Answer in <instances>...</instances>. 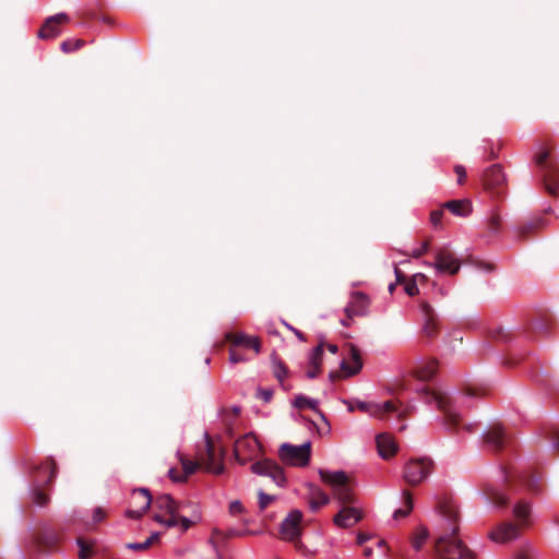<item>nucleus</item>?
I'll return each instance as SVG.
<instances>
[{
	"label": "nucleus",
	"mask_w": 559,
	"mask_h": 559,
	"mask_svg": "<svg viewBox=\"0 0 559 559\" xmlns=\"http://www.w3.org/2000/svg\"><path fill=\"white\" fill-rule=\"evenodd\" d=\"M440 513L449 522L445 534L435 544V551L440 559H476V554L469 549L459 537V510L451 500L439 502Z\"/></svg>",
	"instance_id": "f257e3e1"
},
{
	"label": "nucleus",
	"mask_w": 559,
	"mask_h": 559,
	"mask_svg": "<svg viewBox=\"0 0 559 559\" xmlns=\"http://www.w3.org/2000/svg\"><path fill=\"white\" fill-rule=\"evenodd\" d=\"M225 449L221 448L217 452L215 444L210 437L205 433L204 449L198 452L197 461H191L185 455H179V461L182 466V472L179 473L176 468H170L168 474L173 481H186L187 478L194 474L201 466L213 474L219 475L224 472V457Z\"/></svg>",
	"instance_id": "f03ea898"
},
{
	"label": "nucleus",
	"mask_w": 559,
	"mask_h": 559,
	"mask_svg": "<svg viewBox=\"0 0 559 559\" xmlns=\"http://www.w3.org/2000/svg\"><path fill=\"white\" fill-rule=\"evenodd\" d=\"M513 514L519 524L504 522L490 533V538L498 543H508L516 538L520 534V527L528 525L531 515V506L525 501L518 502L513 508Z\"/></svg>",
	"instance_id": "7ed1b4c3"
},
{
	"label": "nucleus",
	"mask_w": 559,
	"mask_h": 559,
	"mask_svg": "<svg viewBox=\"0 0 559 559\" xmlns=\"http://www.w3.org/2000/svg\"><path fill=\"white\" fill-rule=\"evenodd\" d=\"M319 475L321 480L331 487L334 498L341 506L355 503V496L352 491L349 479L345 472H329L320 469Z\"/></svg>",
	"instance_id": "20e7f679"
},
{
	"label": "nucleus",
	"mask_w": 559,
	"mask_h": 559,
	"mask_svg": "<svg viewBox=\"0 0 559 559\" xmlns=\"http://www.w3.org/2000/svg\"><path fill=\"white\" fill-rule=\"evenodd\" d=\"M155 507L160 511L155 513L154 520L168 527L181 524L183 531L188 530L191 521L177 514L178 503L169 495H160L155 499Z\"/></svg>",
	"instance_id": "39448f33"
},
{
	"label": "nucleus",
	"mask_w": 559,
	"mask_h": 559,
	"mask_svg": "<svg viewBox=\"0 0 559 559\" xmlns=\"http://www.w3.org/2000/svg\"><path fill=\"white\" fill-rule=\"evenodd\" d=\"M424 400L426 403H436L439 411L443 413L444 424L450 429H457L462 423L461 416L454 411L452 399L444 392L424 389Z\"/></svg>",
	"instance_id": "423d86ee"
},
{
	"label": "nucleus",
	"mask_w": 559,
	"mask_h": 559,
	"mask_svg": "<svg viewBox=\"0 0 559 559\" xmlns=\"http://www.w3.org/2000/svg\"><path fill=\"white\" fill-rule=\"evenodd\" d=\"M536 165L539 168L545 190L550 195H557L559 190V165L551 157L550 152L545 150L538 153Z\"/></svg>",
	"instance_id": "0eeeda50"
},
{
	"label": "nucleus",
	"mask_w": 559,
	"mask_h": 559,
	"mask_svg": "<svg viewBox=\"0 0 559 559\" xmlns=\"http://www.w3.org/2000/svg\"><path fill=\"white\" fill-rule=\"evenodd\" d=\"M57 474V465L52 459H48L45 464L36 467L34 475L33 500L39 507H45L49 502V497L41 490V486L52 484Z\"/></svg>",
	"instance_id": "6e6552de"
},
{
	"label": "nucleus",
	"mask_w": 559,
	"mask_h": 559,
	"mask_svg": "<svg viewBox=\"0 0 559 559\" xmlns=\"http://www.w3.org/2000/svg\"><path fill=\"white\" fill-rule=\"evenodd\" d=\"M311 444L306 442L299 447L284 443L280 447L278 456L287 465L306 466L310 461Z\"/></svg>",
	"instance_id": "1a4fd4ad"
},
{
	"label": "nucleus",
	"mask_w": 559,
	"mask_h": 559,
	"mask_svg": "<svg viewBox=\"0 0 559 559\" xmlns=\"http://www.w3.org/2000/svg\"><path fill=\"white\" fill-rule=\"evenodd\" d=\"M433 462L428 457L409 460L404 467V479L411 486H416L432 472Z\"/></svg>",
	"instance_id": "9d476101"
},
{
	"label": "nucleus",
	"mask_w": 559,
	"mask_h": 559,
	"mask_svg": "<svg viewBox=\"0 0 559 559\" xmlns=\"http://www.w3.org/2000/svg\"><path fill=\"white\" fill-rule=\"evenodd\" d=\"M260 452L261 444L252 433H247L235 441L234 455L241 465L254 460Z\"/></svg>",
	"instance_id": "9b49d317"
},
{
	"label": "nucleus",
	"mask_w": 559,
	"mask_h": 559,
	"mask_svg": "<svg viewBox=\"0 0 559 559\" xmlns=\"http://www.w3.org/2000/svg\"><path fill=\"white\" fill-rule=\"evenodd\" d=\"M483 186L492 197H500L504 193L507 178L500 164H495L484 171Z\"/></svg>",
	"instance_id": "f8f14e48"
},
{
	"label": "nucleus",
	"mask_w": 559,
	"mask_h": 559,
	"mask_svg": "<svg viewBox=\"0 0 559 559\" xmlns=\"http://www.w3.org/2000/svg\"><path fill=\"white\" fill-rule=\"evenodd\" d=\"M440 273L455 275L461 269V262L448 246L435 249V262L430 264Z\"/></svg>",
	"instance_id": "ddd939ff"
},
{
	"label": "nucleus",
	"mask_w": 559,
	"mask_h": 559,
	"mask_svg": "<svg viewBox=\"0 0 559 559\" xmlns=\"http://www.w3.org/2000/svg\"><path fill=\"white\" fill-rule=\"evenodd\" d=\"M250 469L259 476L270 477L278 486H284L286 483L284 469L273 460L257 461L250 466Z\"/></svg>",
	"instance_id": "4468645a"
},
{
	"label": "nucleus",
	"mask_w": 559,
	"mask_h": 559,
	"mask_svg": "<svg viewBox=\"0 0 559 559\" xmlns=\"http://www.w3.org/2000/svg\"><path fill=\"white\" fill-rule=\"evenodd\" d=\"M302 513L299 510H293L281 524V538L286 542H294L301 536Z\"/></svg>",
	"instance_id": "2eb2a0df"
},
{
	"label": "nucleus",
	"mask_w": 559,
	"mask_h": 559,
	"mask_svg": "<svg viewBox=\"0 0 559 559\" xmlns=\"http://www.w3.org/2000/svg\"><path fill=\"white\" fill-rule=\"evenodd\" d=\"M70 20L67 13L47 17L37 33L38 38L47 40L58 37L61 34V26L70 23Z\"/></svg>",
	"instance_id": "dca6fc26"
},
{
	"label": "nucleus",
	"mask_w": 559,
	"mask_h": 559,
	"mask_svg": "<svg viewBox=\"0 0 559 559\" xmlns=\"http://www.w3.org/2000/svg\"><path fill=\"white\" fill-rule=\"evenodd\" d=\"M511 441V437L500 424L491 425L484 435L486 447L492 452L502 451Z\"/></svg>",
	"instance_id": "f3484780"
},
{
	"label": "nucleus",
	"mask_w": 559,
	"mask_h": 559,
	"mask_svg": "<svg viewBox=\"0 0 559 559\" xmlns=\"http://www.w3.org/2000/svg\"><path fill=\"white\" fill-rule=\"evenodd\" d=\"M420 308L424 316L421 333L425 337L432 340L438 335L440 329L438 314L426 301L420 304Z\"/></svg>",
	"instance_id": "a211bd4d"
},
{
	"label": "nucleus",
	"mask_w": 559,
	"mask_h": 559,
	"mask_svg": "<svg viewBox=\"0 0 559 559\" xmlns=\"http://www.w3.org/2000/svg\"><path fill=\"white\" fill-rule=\"evenodd\" d=\"M364 518L361 510L352 504L342 506L341 510L334 515L333 522L342 528H348L360 522Z\"/></svg>",
	"instance_id": "6ab92c4d"
},
{
	"label": "nucleus",
	"mask_w": 559,
	"mask_h": 559,
	"mask_svg": "<svg viewBox=\"0 0 559 559\" xmlns=\"http://www.w3.org/2000/svg\"><path fill=\"white\" fill-rule=\"evenodd\" d=\"M152 503V497L147 489L140 488L132 493V504L135 509L127 511V515L131 519H140Z\"/></svg>",
	"instance_id": "aec40b11"
},
{
	"label": "nucleus",
	"mask_w": 559,
	"mask_h": 559,
	"mask_svg": "<svg viewBox=\"0 0 559 559\" xmlns=\"http://www.w3.org/2000/svg\"><path fill=\"white\" fill-rule=\"evenodd\" d=\"M225 340L234 348L238 346L252 348L257 354L261 350V342L259 337L250 336L241 332H228L225 334Z\"/></svg>",
	"instance_id": "412c9836"
},
{
	"label": "nucleus",
	"mask_w": 559,
	"mask_h": 559,
	"mask_svg": "<svg viewBox=\"0 0 559 559\" xmlns=\"http://www.w3.org/2000/svg\"><path fill=\"white\" fill-rule=\"evenodd\" d=\"M546 226V219L542 216H534L519 224L516 233L520 240H527Z\"/></svg>",
	"instance_id": "4be33fe9"
},
{
	"label": "nucleus",
	"mask_w": 559,
	"mask_h": 559,
	"mask_svg": "<svg viewBox=\"0 0 559 559\" xmlns=\"http://www.w3.org/2000/svg\"><path fill=\"white\" fill-rule=\"evenodd\" d=\"M368 306V299L367 296L360 292H356L352 296V301L348 304V306L345 308V314L347 320H343L342 323L344 325H349V321L355 316H361L365 311V309Z\"/></svg>",
	"instance_id": "5701e85b"
},
{
	"label": "nucleus",
	"mask_w": 559,
	"mask_h": 559,
	"mask_svg": "<svg viewBox=\"0 0 559 559\" xmlns=\"http://www.w3.org/2000/svg\"><path fill=\"white\" fill-rule=\"evenodd\" d=\"M376 442L378 453L382 459L389 460L396 454L397 444L392 435L388 432L379 433L376 438Z\"/></svg>",
	"instance_id": "b1692460"
},
{
	"label": "nucleus",
	"mask_w": 559,
	"mask_h": 559,
	"mask_svg": "<svg viewBox=\"0 0 559 559\" xmlns=\"http://www.w3.org/2000/svg\"><path fill=\"white\" fill-rule=\"evenodd\" d=\"M349 361L343 360L341 364L342 370L346 373V376H354L358 373L362 368V361L359 349L349 345L348 349Z\"/></svg>",
	"instance_id": "393cba45"
},
{
	"label": "nucleus",
	"mask_w": 559,
	"mask_h": 559,
	"mask_svg": "<svg viewBox=\"0 0 559 559\" xmlns=\"http://www.w3.org/2000/svg\"><path fill=\"white\" fill-rule=\"evenodd\" d=\"M61 536L56 531H45L36 536L35 544L41 551H50L60 542Z\"/></svg>",
	"instance_id": "a878e982"
},
{
	"label": "nucleus",
	"mask_w": 559,
	"mask_h": 559,
	"mask_svg": "<svg viewBox=\"0 0 559 559\" xmlns=\"http://www.w3.org/2000/svg\"><path fill=\"white\" fill-rule=\"evenodd\" d=\"M372 416L383 418L384 414L396 413L400 419H403L407 412L406 409H401L400 404L395 401H386L383 404H374L372 407Z\"/></svg>",
	"instance_id": "bb28decb"
},
{
	"label": "nucleus",
	"mask_w": 559,
	"mask_h": 559,
	"mask_svg": "<svg viewBox=\"0 0 559 559\" xmlns=\"http://www.w3.org/2000/svg\"><path fill=\"white\" fill-rule=\"evenodd\" d=\"M323 356V345L319 344L313 352L310 355L308 369H307V377L309 379H314L319 372H320V366L322 361Z\"/></svg>",
	"instance_id": "cd10ccee"
},
{
	"label": "nucleus",
	"mask_w": 559,
	"mask_h": 559,
	"mask_svg": "<svg viewBox=\"0 0 559 559\" xmlns=\"http://www.w3.org/2000/svg\"><path fill=\"white\" fill-rule=\"evenodd\" d=\"M444 209L456 216L465 217L472 212V203L468 200H451L444 203Z\"/></svg>",
	"instance_id": "c85d7f7f"
},
{
	"label": "nucleus",
	"mask_w": 559,
	"mask_h": 559,
	"mask_svg": "<svg viewBox=\"0 0 559 559\" xmlns=\"http://www.w3.org/2000/svg\"><path fill=\"white\" fill-rule=\"evenodd\" d=\"M438 370V361L430 359L420 364L414 371L415 376L423 381H428L433 378Z\"/></svg>",
	"instance_id": "c756f323"
},
{
	"label": "nucleus",
	"mask_w": 559,
	"mask_h": 559,
	"mask_svg": "<svg viewBox=\"0 0 559 559\" xmlns=\"http://www.w3.org/2000/svg\"><path fill=\"white\" fill-rule=\"evenodd\" d=\"M484 492L487 499L496 507L503 508L508 504L507 496L492 485H486Z\"/></svg>",
	"instance_id": "7c9ffc66"
},
{
	"label": "nucleus",
	"mask_w": 559,
	"mask_h": 559,
	"mask_svg": "<svg viewBox=\"0 0 559 559\" xmlns=\"http://www.w3.org/2000/svg\"><path fill=\"white\" fill-rule=\"evenodd\" d=\"M330 502V497L323 492L320 488L318 487H311L310 488V500H309V504H310V509L312 511H318L322 506H325Z\"/></svg>",
	"instance_id": "2f4dec72"
},
{
	"label": "nucleus",
	"mask_w": 559,
	"mask_h": 559,
	"mask_svg": "<svg viewBox=\"0 0 559 559\" xmlns=\"http://www.w3.org/2000/svg\"><path fill=\"white\" fill-rule=\"evenodd\" d=\"M240 409L238 407H234L230 411H226L224 415V425H225V433L229 439L235 437L234 426L235 421L239 415Z\"/></svg>",
	"instance_id": "473e14b6"
},
{
	"label": "nucleus",
	"mask_w": 559,
	"mask_h": 559,
	"mask_svg": "<svg viewBox=\"0 0 559 559\" xmlns=\"http://www.w3.org/2000/svg\"><path fill=\"white\" fill-rule=\"evenodd\" d=\"M429 537V531L425 526H420L414 533L411 538L412 546L415 550H420L423 545L427 542Z\"/></svg>",
	"instance_id": "72a5a7b5"
},
{
	"label": "nucleus",
	"mask_w": 559,
	"mask_h": 559,
	"mask_svg": "<svg viewBox=\"0 0 559 559\" xmlns=\"http://www.w3.org/2000/svg\"><path fill=\"white\" fill-rule=\"evenodd\" d=\"M403 500H404L405 508L395 510V512L393 514V518L395 520L407 516L411 513V511L413 510L414 501H413V497L408 490L403 491Z\"/></svg>",
	"instance_id": "f704fd0d"
},
{
	"label": "nucleus",
	"mask_w": 559,
	"mask_h": 559,
	"mask_svg": "<svg viewBox=\"0 0 559 559\" xmlns=\"http://www.w3.org/2000/svg\"><path fill=\"white\" fill-rule=\"evenodd\" d=\"M235 536H240V533L234 530H230L225 533L217 528H214L212 532V536L210 538V543L213 546L214 550L217 551L219 539H226Z\"/></svg>",
	"instance_id": "c9c22d12"
},
{
	"label": "nucleus",
	"mask_w": 559,
	"mask_h": 559,
	"mask_svg": "<svg viewBox=\"0 0 559 559\" xmlns=\"http://www.w3.org/2000/svg\"><path fill=\"white\" fill-rule=\"evenodd\" d=\"M502 221L498 212H492L487 222L489 236H497L501 230Z\"/></svg>",
	"instance_id": "e433bc0d"
},
{
	"label": "nucleus",
	"mask_w": 559,
	"mask_h": 559,
	"mask_svg": "<svg viewBox=\"0 0 559 559\" xmlns=\"http://www.w3.org/2000/svg\"><path fill=\"white\" fill-rule=\"evenodd\" d=\"M160 534L159 533H153L145 542L143 543H131L128 544L127 547L132 550H146L148 549L153 544L159 540Z\"/></svg>",
	"instance_id": "4c0bfd02"
},
{
	"label": "nucleus",
	"mask_w": 559,
	"mask_h": 559,
	"mask_svg": "<svg viewBox=\"0 0 559 559\" xmlns=\"http://www.w3.org/2000/svg\"><path fill=\"white\" fill-rule=\"evenodd\" d=\"M76 544L80 548V550H79L80 559H88L93 556V552H94L93 546L87 544L83 537H78Z\"/></svg>",
	"instance_id": "58836bf2"
},
{
	"label": "nucleus",
	"mask_w": 559,
	"mask_h": 559,
	"mask_svg": "<svg viewBox=\"0 0 559 559\" xmlns=\"http://www.w3.org/2000/svg\"><path fill=\"white\" fill-rule=\"evenodd\" d=\"M317 405H318V402L316 400L308 399L304 395L296 396V399L294 401V406L299 409L308 407V408L316 411Z\"/></svg>",
	"instance_id": "ea45409f"
},
{
	"label": "nucleus",
	"mask_w": 559,
	"mask_h": 559,
	"mask_svg": "<svg viewBox=\"0 0 559 559\" xmlns=\"http://www.w3.org/2000/svg\"><path fill=\"white\" fill-rule=\"evenodd\" d=\"M83 46H84V40H82V39H74V40L68 39V40H64L61 43L60 48L64 53H69L76 49H80Z\"/></svg>",
	"instance_id": "a19ab883"
},
{
	"label": "nucleus",
	"mask_w": 559,
	"mask_h": 559,
	"mask_svg": "<svg viewBox=\"0 0 559 559\" xmlns=\"http://www.w3.org/2000/svg\"><path fill=\"white\" fill-rule=\"evenodd\" d=\"M273 372H274V376L276 377V379L282 382L284 377L287 376V367L284 365L283 361L281 360H276L274 361V366H273Z\"/></svg>",
	"instance_id": "79ce46f5"
},
{
	"label": "nucleus",
	"mask_w": 559,
	"mask_h": 559,
	"mask_svg": "<svg viewBox=\"0 0 559 559\" xmlns=\"http://www.w3.org/2000/svg\"><path fill=\"white\" fill-rule=\"evenodd\" d=\"M546 438L551 442L552 448L559 451V428H550Z\"/></svg>",
	"instance_id": "37998d69"
},
{
	"label": "nucleus",
	"mask_w": 559,
	"mask_h": 559,
	"mask_svg": "<svg viewBox=\"0 0 559 559\" xmlns=\"http://www.w3.org/2000/svg\"><path fill=\"white\" fill-rule=\"evenodd\" d=\"M527 488L533 492H538L540 490V476H531L526 480H524Z\"/></svg>",
	"instance_id": "c03bdc74"
},
{
	"label": "nucleus",
	"mask_w": 559,
	"mask_h": 559,
	"mask_svg": "<svg viewBox=\"0 0 559 559\" xmlns=\"http://www.w3.org/2000/svg\"><path fill=\"white\" fill-rule=\"evenodd\" d=\"M229 361L234 365L247 361V357L240 354L236 348L229 346Z\"/></svg>",
	"instance_id": "a18cd8bd"
},
{
	"label": "nucleus",
	"mask_w": 559,
	"mask_h": 559,
	"mask_svg": "<svg viewBox=\"0 0 559 559\" xmlns=\"http://www.w3.org/2000/svg\"><path fill=\"white\" fill-rule=\"evenodd\" d=\"M404 284H405L404 290L408 296L413 297L419 293V289L417 287V282L414 278H412L408 282H405Z\"/></svg>",
	"instance_id": "49530a36"
},
{
	"label": "nucleus",
	"mask_w": 559,
	"mask_h": 559,
	"mask_svg": "<svg viewBox=\"0 0 559 559\" xmlns=\"http://www.w3.org/2000/svg\"><path fill=\"white\" fill-rule=\"evenodd\" d=\"M274 500V496H270L263 491H259V507L264 510Z\"/></svg>",
	"instance_id": "de8ad7c7"
},
{
	"label": "nucleus",
	"mask_w": 559,
	"mask_h": 559,
	"mask_svg": "<svg viewBox=\"0 0 559 559\" xmlns=\"http://www.w3.org/2000/svg\"><path fill=\"white\" fill-rule=\"evenodd\" d=\"M454 173L456 174L457 176V183L459 185H464L465 180H466V169L464 166L462 165H455L454 166Z\"/></svg>",
	"instance_id": "09e8293b"
},
{
	"label": "nucleus",
	"mask_w": 559,
	"mask_h": 559,
	"mask_svg": "<svg viewBox=\"0 0 559 559\" xmlns=\"http://www.w3.org/2000/svg\"><path fill=\"white\" fill-rule=\"evenodd\" d=\"M374 404H368V403H365V402H357L356 403V406H350L349 407V411H354L355 408L361 411V412H365V413H369L372 415V407H373Z\"/></svg>",
	"instance_id": "8fccbe9b"
},
{
	"label": "nucleus",
	"mask_w": 559,
	"mask_h": 559,
	"mask_svg": "<svg viewBox=\"0 0 559 559\" xmlns=\"http://www.w3.org/2000/svg\"><path fill=\"white\" fill-rule=\"evenodd\" d=\"M512 559H534V557L530 549L522 548L513 555Z\"/></svg>",
	"instance_id": "3c124183"
},
{
	"label": "nucleus",
	"mask_w": 559,
	"mask_h": 559,
	"mask_svg": "<svg viewBox=\"0 0 559 559\" xmlns=\"http://www.w3.org/2000/svg\"><path fill=\"white\" fill-rule=\"evenodd\" d=\"M430 248V241L429 240H426L423 242L421 247L414 250V252L412 253V257L413 258H420L421 255H424Z\"/></svg>",
	"instance_id": "603ef678"
},
{
	"label": "nucleus",
	"mask_w": 559,
	"mask_h": 559,
	"mask_svg": "<svg viewBox=\"0 0 559 559\" xmlns=\"http://www.w3.org/2000/svg\"><path fill=\"white\" fill-rule=\"evenodd\" d=\"M257 396L267 403V402L271 401V399L273 396V390H271V389H259L258 393H257Z\"/></svg>",
	"instance_id": "864d4df0"
},
{
	"label": "nucleus",
	"mask_w": 559,
	"mask_h": 559,
	"mask_svg": "<svg viewBox=\"0 0 559 559\" xmlns=\"http://www.w3.org/2000/svg\"><path fill=\"white\" fill-rule=\"evenodd\" d=\"M442 216H443L442 210H437V211L431 212V214H430L431 224L435 227H437L441 223Z\"/></svg>",
	"instance_id": "5fc2aeb1"
},
{
	"label": "nucleus",
	"mask_w": 559,
	"mask_h": 559,
	"mask_svg": "<svg viewBox=\"0 0 559 559\" xmlns=\"http://www.w3.org/2000/svg\"><path fill=\"white\" fill-rule=\"evenodd\" d=\"M496 338L500 340V341H503V342H507L509 340H511L512 337V334L508 331H504L503 329H498L496 332H495V335H493Z\"/></svg>",
	"instance_id": "6e6d98bb"
},
{
	"label": "nucleus",
	"mask_w": 559,
	"mask_h": 559,
	"mask_svg": "<svg viewBox=\"0 0 559 559\" xmlns=\"http://www.w3.org/2000/svg\"><path fill=\"white\" fill-rule=\"evenodd\" d=\"M243 511V507L241 504L240 501L236 500V501H233L229 506V512L235 515V514H238V513H241Z\"/></svg>",
	"instance_id": "4d7b16f0"
},
{
	"label": "nucleus",
	"mask_w": 559,
	"mask_h": 559,
	"mask_svg": "<svg viewBox=\"0 0 559 559\" xmlns=\"http://www.w3.org/2000/svg\"><path fill=\"white\" fill-rule=\"evenodd\" d=\"M106 516V512L102 508H96L93 513V522L99 523L102 522Z\"/></svg>",
	"instance_id": "13d9d810"
},
{
	"label": "nucleus",
	"mask_w": 559,
	"mask_h": 559,
	"mask_svg": "<svg viewBox=\"0 0 559 559\" xmlns=\"http://www.w3.org/2000/svg\"><path fill=\"white\" fill-rule=\"evenodd\" d=\"M464 392L468 396H479L484 393V390L468 385L465 388Z\"/></svg>",
	"instance_id": "bf43d9fd"
},
{
	"label": "nucleus",
	"mask_w": 559,
	"mask_h": 559,
	"mask_svg": "<svg viewBox=\"0 0 559 559\" xmlns=\"http://www.w3.org/2000/svg\"><path fill=\"white\" fill-rule=\"evenodd\" d=\"M394 272L396 276V284H404L406 282V276L404 273L399 267H395Z\"/></svg>",
	"instance_id": "052dcab7"
},
{
	"label": "nucleus",
	"mask_w": 559,
	"mask_h": 559,
	"mask_svg": "<svg viewBox=\"0 0 559 559\" xmlns=\"http://www.w3.org/2000/svg\"><path fill=\"white\" fill-rule=\"evenodd\" d=\"M296 548V550L302 552V554H306L307 551V547L301 543L300 538L298 539H295L294 542H292Z\"/></svg>",
	"instance_id": "680f3d73"
},
{
	"label": "nucleus",
	"mask_w": 559,
	"mask_h": 559,
	"mask_svg": "<svg viewBox=\"0 0 559 559\" xmlns=\"http://www.w3.org/2000/svg\"><path fill=\"white\" fill-rule=\"evenodd\" d=\"M368 539H370V536L365 533H358L357 535V544L364 545Z\"/></svg>",
	"instance_id": "e2e57ef3"
},
{
	"label": "nucleus",
	"mask_w": 559,
	"mask_h": 559,
	"mask_svg": "<svg viewBox=\"0 0 559 559\" xmlns=\"http://www.w3.org/2000/svg\"><path fill=\"white\" fill-rule=\"evenodd\" d=\"M498 157V153L493 147L488 148L487 159H496Z\"/></svg>",
	"instance_id": "0e129e2a"
},
{
	"label": "nucleus",
	"mask_w": 559,
	"mask_h": 559,
	"mask_svg": "<svg viewBox=\"0 0 559 559\" xmlns=\"http://www.w3.org/2000/svg\"><path fill=\"white\" fill-rule=\"evenodd\" d=\"M372 554H373L372 548H370V547H365V548H364V556H365L367 559H371Z\"/></svg>",
	"instance_id": "69168bd1"
},
{
	"label": "nucleus",
	"mask_w": 559,
	"mask_h": 559,
	"mask_svg": "<svg viewBox=\"0 0 559 559\" xmlns=\"http://www.w3.org/2000/svg\"><path fill=\"white\" fill-rule=\"evenodd\" d=\"M416 282L419 281V282H425L427 281V276L423 273H417L414 275L413 277Z\"/></svg>",
	"instance_id": "338daca9"
},
{
	"label": "nucleus",
	"mask_w": 559,
	"mask_h": 559,
	"mask_svg": "<svg viewBox=\"0 0 559 559\" xmlns=\"http://www.w3.org/2000/svg\"><path fill=\"white\" fill-rule=\"evenodd\" d=\"M328 349L332 353V354H336L337 350H338V347L334 344H329L328 345Z\"/></svg>",
	"instance_id": "774afa93"
}]
</instances>
